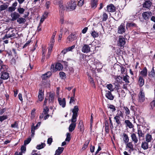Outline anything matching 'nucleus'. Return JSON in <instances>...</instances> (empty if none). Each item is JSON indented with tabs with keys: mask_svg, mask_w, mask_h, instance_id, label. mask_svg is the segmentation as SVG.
Masks as SVG:
<instances>
[{
	"mask_svg": "<svg viewBox=\"0 0 155 155\" xmlns=\"http://www.w3.org/2000/svg\"><path fill=\"white\" fill-rule=\"evenodd\" d=\"M79 108L78 106H75L72 110L73 115L71 119V122H76L77 118L78 116V113Z\"/></svg>",
	"mask_w": 155,
	"mask_h": 155,
	"instance_id": "f257e3e1",
	"label": "nucleus"
},
{
	"mask_svg": "<svg viewBox=\"0 0 155 155\" xmlns=\"http://www.w3.org/2000/svg\"><path fill=\"white\" fill-rule=\"evenodd\" d=\"M63 68L62 65L60 63H58L55 65L52 64L51 67V72H55L57 71L61 70Z\"/></svg>",
	"mask_w": 155,
	"mask_h": 155,
	"instance_id": "f03ea898",
	"label": "nucleus"
},
{
	"mask_svg": "<svg viewBox=\"0 0 155 155\" xmlns=\"http://www.w3.org/2000/svg\"><path fill=\"white\" fill-rule=\"evenodd\" d=\"M152 0H144L142 5L143 9L144 10H150L152 4Z\"/></svg>",
	"mask_w": 155,
	"mask_h": 155,
	"instance_id": "7ed1b4c3",
	"label": "nucleus"
},
{
	"mask_svg": "<svg viewBox=\"0 0 155 155\" xmlns=\"http://www.w3.org/2000/svg\"><path fill=\"white\" fill-rule=\"evenodd\" d=\"M52 73L51 71H48L47 73L43 74L41 76L42 79L41 83L42 85H45L46 84V81L47 79L50 78L51 75Z\"/></svg>",
	"mask_w": 155,
	"mask_h": 155,
	"instance_id": "20e7f679",
	"label": "nucleus"
},
{
	"mask_svg": "<svg viewBox=\"0 0 155 155\" xmlns=\"http://www.w3.org/2000/svg\"><path fill=\"white\" fill-rule=\"evenodd\" d=\"M7 69H1V78L4 80L7 79L9 77V74L7 71Z\"/></svg>",
	"mask_w": 155,
	"mask_h": 155,
	"instance_id": "39448f33",
	"label": "nucleus"
},
{
	"mask_svg": "<svg viewBox=\"0 0 155 155\" xmlns=\"http://www.w3.org/2000/svg\"><path fill=\"white\" fill-rule=\"evenodd\" d=\"M76 7V4L74 1L71 0L68 5L66 6V10L69 11L74 10Z\"/></svg>",
	"mask_w": 155,
	"mask_h": 155,
	"instance_id": "423d86ee",
	"label": "nucleus"
},
{
	"mask_svg": "<svg viewBox=\"0 0 155 155\" xmlns=\"http://www.w3.org/2000/svg\"><path fill=\"white\" fill-rule=\"evenodd\" d=\"M77 33L76 32H74L71 33L67 38V40L68 42H72L73 41L77 39Z\"/></svg>",
	"mask_w": 155,
	"mask_h": 155,
	"instance_id": "0eeeda50",
	"label": "nucleus"
},
{
	"mask_svg": "<svg viewBox=\"0 0 155 155\" xmlns=\"http://www.w3.org/2000/svg\"><path fill=\"white\" fill-rule=\"evenodd\" d=\"M152 15V13L150 11H147L143 12L142 14L143 18L146 21H147L150 17Z\"/></svg>",
	"mask_w": 155,
	"mask_h": 155,
	"instance_id": "6e6552de",
	"label": "nucleus"
},
{
	"mask_svg": "<svg viewBox=\"0 0 155 155\" xmlns=\"http://www.w3.org/2000/svg\"><path fill=\"white\" fill-rule=\"evenodd\" d=\"M126 144V148H129V149L128 150V151L130 153H131V152L134 150V145L132 142H127V143H125Z\"/></svg>",
	"mask_w": 155,
	"mask_h": 155,
	"instance_id": "1a4fd4ad",
	"label": "nucleus"
},
{
	"mask_svg": "<svg viewBox=\"0 0 155 155\" xmlns=\"http://www.w3.org/2000/svg\"><path fill=\"white\" fill-rule=\"evenodd\" d=\"M126 43V41L124 38L123 37H120L118 41V45L121 48H123L124 46Z\"/></svg>",
	"mask_w": 155,
	"mask_h": 155,
	"instance_id": "9d476101",
	"label": "nucleus"
},
{
	"mask_svg": "<svg viewBox=\"0 0 155 155\" xmlns=\"http://www.w3.org/2000/svg\"><path fill=\"white\" fill-rule=\"evenodd\" d=\"M126 31L125 28V25L124 23H122L118 26L117 32L119 34H122L124 33Z\"/></svg>",
	"mask_w": 155,
	"mask_h": 155,
	"instance_id": "9b49d317",
	"label": "nucleus"
},
{
	"mask_svg": "<svg viewBox=\"0 0 155 155\" xmlns=\"http://www.w3.org/2000/svg\"><path fill=\"white\" fill-rule=\"evenodd\" d=\"M139 101L140 102H143L145 101V94L143 92L142 90H141L138 95Z\"/></svg>",
	"mask_w": 155,
	"mask_h": 155,
	"instance_id": "f8f14e48",
	"label": "nucleus"
},
{
	"mask_svg": "<svg viewBox=\"0 0 155 155\" xmlns=\"http://www.w3.org/2000/svg\"><path fill=\"white\" fill-rule=\"evenodd\" d=\"M15 31L13 30L9 34H7L8 32H7L6 34L3 38V39H8L9 38L12 37H16V35L15 34Z\"/></svg>",
	"mask_w": 155,
	"mask_h": 155,
	"instance_id": "ddd939ff",
	"label": "nucleus"
},
{
	"mask_svg": "<svg viewBox=\"0 0 155 155\" xmlns=\"http://www.w3.org/2000/svg\"><path fill=\"white\" fill-rule=\"evenodd\" d=\"M91 48L89 45L87 44H84L83 46L81 51L84 53H88L90 51Z\"/></svg>",
	"mask_w": 155,
	"mask_h": 155,
	"instance_id": "4468645a",
	"label": "nucleus"
},
{
	"mask_svg": "<svg viewBox=\"0 0 155 155\" xmlns=\"http://www.w3.org/2000/svg\"><path fill=\"white\" fill-rule=\"evenodd\" d=\"M44 89L40 88L39 90L38 98L40 101H42L44 99Z\"/></svg>",
	"mask_w": 155,
	"mask_h": 155,
	"instance_id": "2eb2a0df",
	"label": "nucleus"
},
{
	"mask_svg": "<svg viewBox=\"0 0 155 155\" xmlns=\"http://www.w3.org/2000/svg\"><path fill=\"white\" fill-rule=\"evenodd\" d=\"M106 93L105 95L106 97L110 100H113L114 96L111 94V91H106Z\"/></svg>",
	"mask_w": 155,
	"mask_h": 155,
	"instance_id": "dca6fc26",
	"label": "nucleus"
},
{
	"mask_svg": "<svg viewBox=\"0 0 155 155\" xmlns=\"http://www.w3.org/2000/svg\"><path fill=\"white\" fill-rule=\"evenodd\" d=\"M11 16L12 18V21H14L19 18L20 15L17 12H14L11 14Z\"/></svg>",
	"mask_w": 155,
	"mask_h": 155,
	"instance_id": "f3484780",
	"label": "nucleus"
},
{
	"mask_svg": "<svg viewBox=\"0 0 155 155\" xmlns=\"http://www.w3.org/2000/svg\"><path fill=\"white\" fill-rule=\"evenodd\" d=\"M107 9L109 12H113L116 11V7L114 5L111 4L107 6Z\"/></svg>",
	"mask_w": 155,
	"mask_h": 155,
	"instance_id": "a211bd4d",
	"label": "nucleus"
},
{
	"mask_svg": "<svg viewBox=\"0 0 155 155\" xmlns=\"http://www.w3.org/2000/svg\"><path fill=\"white\" fill-rule=\"evenodd\" d=\"M49 109L48 107L47 106H46L45 108H43V113L41 114V115H40L39 116V118L40 119H41L44 117V114H48V112L49 111Z\"/></svg>",
	"mask_w": 155,
	"mask_h": 155,
	"instance_id": "6ab92c4d",
	"label": "nucleus"
},
{
	"mask_svg": "<svg viewBox=\"0 0 155 155\" xmlns=\"http://www.w3.org/2000/svg\"><path fill=\"white\" fill-rule=\"evenodd\" d=\"M144 84V80L143 76H139L138 80V84L140 87H142Z\"/></svg>",
	"mask_w": 155,
	"mask_h": 155,
	"instance_id": "aec40b11",
	"label": "nucleus"
},
{
	"mask_svg": "<svg viewBox=\"0 0 155 155\" xmlns=\"http://www.w3.org/2000/svg\"><path fill=\"white\" fill-rule=\"evenodd\" d=\"M59 104L61 106L63 107H64L66 105V101L65 98H63L62 100L60 98L58 99Z\"/></svg>",
	"mask_w": 155,
	"mask_h": 155,
	"instance_id": "412c9836",
	"label": "nucleus"
},
{
	"mask_svg": "<svg viewBox=\"0 0 155 155\" xmlns=\"http://www.w3.org/2000/svg\"><path fill=\"white\" fill-rule=\"evenodd\" d=\"M114 119L115 120V122L116 123V126L117 127L121 125V119L120 117H117V116H115L114 117Z\"/></svg>",
	"mask_w": 155,
	"mask_h": 155,
	"instance_id": "4be33fe9",
	"label": "nucleus"
},
{
	"mask_svg": "<svg viewBox=\"0 0 155 155\" xmlns=\"http://www.w3.org/2000/svg\"><path fill=\"white\" fill-rule=\"evenodd\" d=\"M98 0H91V6L92 8L95 9L98 4Z\"/></svg>",
	"mask_w": 155,
	"mask_h": 155,
	"instance_id": "5701e85b",
	"label": "nucleus"
},
{
	"mask_svg": "<svg viewBox=\"0 0 155 155\" xmlns=\"http://www.w3.org/2000/svg\"><path fill=\"white\" fill-rule=\"evenodd\" d=\"M126 127H128L129 128L131 129L134 127V126L132 123L129 120H126L124 121Z\"/></svg>",
	"mask_w": 155,
	"mask_h": 155,
	"instance_id": "b1692460",
	"label": "nucleus"
},
{
	"mask_svg": "<svg viewBox=\"0 0 155 155\" xmlns=\"http://www.w3.org/2000/svg\"><path fill=\"white\" fill-rule=\"evenodd\" d=\"M123 140L125 143H127L129 141V138L127 135L125 133H123L122 136Z\"/></svg>",
	"mask_w": 155,
	"mask_h": 155,
	"instance_id": "393cba45",
	"label": "nucleus"
},
{
	"mask_svg": "<svg viewBox=\"0 0 155 155\" xmlns=\"http://www.w3.org/2000/svg\"><path fill=\"white\" fill-rule=\"evenodd\" d=\"M148 142L147 141L143 142L141 145V147L144 150H146L148 148H150V147H149L148 146Z\"/></svg>",
	"mask_w": 155,
	"mask_h": 155,
	"instance_id": "a878e982",
	"label": "nucleus"
},
{
	"mask_svg": "<svg viewBox=\"0 0 155 155\" xmlns=\"http://www.w3.org/2000/svg\"><path fill=\"white\" fill-rule=\"evenodd\" d=\"M147 70L146 67H144L143 70L140 72V74L143 77H146L147 75Z\"/></svg>",
	"mask_w": 155,
	"mask_h": 155,
	"instance_id": "bb28decb",
	"label": "nucleus"
},
{
	"mask_svg": "<svg viewBox=\"0 0 155 155\" xmlns=\"http://www.w3.org/2000/svg\"><path fill=\"white\" fill-rule=\"evenodd\" d=\"M76 123V122H72L70 125L69 127V130L70 132L73 131L75 129Z\"/></svg>",
	"mask_w": 155,
	"mask_h": 155,
	"instance_id": "cd10ccee",
	"label": "nucleus"
},
{
	"mask_svg": "<svg viewBox=\"0 0 155 155\" xmlns=\"http://www.w3.org/2000/svg\"><path fill=\"white\" fill-rule=\"evenodd\" d=\"M137 25L136 24L132 22H128L126 25V28L127 29L129 28H132L133 27H136Z\"/></svg>",
	"mask_w": 155,
	"mask_h": 155,
	"instance_id": "c85d7f7f",
	"label": "nucleus"
},
{
	"mask_svg": "<svg viewBox=\"0 0 155 155\" xmlns=\"http://www.w3.org/2000/svg\"><path fill=\"white\" fill-rule=\"evenodd\" d=\"M78 128L79 129V131L80 132L84 131V126L82 120H79L78 124Z\"/></svg>",
	"mask_w": 155,
	"mask_h": 155,
	"instance_id": "c756f323",
	"label": "nucleus"
},
{
	"mask_svg": "<svg viewBox=\"0 0 155 155\" xmlns=\"http://www.w3.org/2000/svg\"><path fill=\"white\" fill-rule=\"evenodd\" d=\"M130 137L132 140L134 142V143H137L138 141V139L135 134L134 133H132Z\"/></svg>",
	"mask_w": 155,
	"mask_h": 155,
	"instance_id": "7c9ffc66",
	"label": "nucleus"
},
{
	"mask_svg": "<svg viewBox=\"0 0 155 155\" xmlns=\"http://www.w3.org/2000/svg\"><path fill=\"white\" fill-rule=\"evenodd\" d=\"M148 75L150 78H155V71L153 67L150 71L148 72Z\"/></svg>",
	"mask_w": 155,
	"mask_h": 155,
	"instance_id": "2f4dec72",
	"label": "nucleus"
},
{
	"mask_svg": "<svg viewBox=\"0 0 155 155\" xmlns=\"http://www.w3.org/2000/svg\"><path fill=\"white\" fill-rule=\"evenodd\" d=\"M64 148L63 147H58L55 151V154L60 155L63 152Z\"/></svg>",
	"mask_w": 155,
	"mask_h": 155,
	"instance_id": "473e14b6",
	"label": "nucleus"
},
{
	"mask_svg": "<svg viewBox=\"0 0 155 155\" xmlns=\"http://www.w3.org/2000/svg\"><path fill=\"white\" fill-rule=\"evenodd\" d=\"M146 141L149 143L153 139L151 134H147L146 136Z\"/></svg>",
	"mask_w": 155,
	"mask_h": 155,
	"instance_id": "72a5a7b5",
	"label": "nucleus"
},
{
	"mask_svg": "<svg viewBox=\"0 0 155 155\" xmlns=\"http://www.w3.org/2000/svg\"><path fill=\"white\" fill-rule=\"evenodd\" d=\"M123 108L125 110V114L126 116L129 117V115H130V111L129 109L127 107L124 106L123 107Z\"/></svg>",
	"mask_w": 155,
	"mask_h": 155,
	"instance_id": "f704fd0d",
	"label": "nucleus"
},
{
	"mask_svg": "<svg viewBox=\"0 0 155 155\" xmlns=\"http://www.w3.org/2000/svg\"><path fill=\"white\" fill-rule=\"evenodd\" d=\"M8 5L5 3L0 5V11H2L7 9L8 7Z\"/></svg>",
	"mask_w": 155,
	"mask_h": 155,
	"instance_id": "c9c22d12",
	"label": "nucleus"
},
{
	"mask_svg": "<svg viewBox=\"0 0 155 155\" xmlns=\"http://www.w3.org/2000/svg\"><path fill=\"white\" fill-rule=\"evenodd\" d=\"M8 68V66L3 64V61L0 59V69H6Z\"/></svg>",
	"mask_w": 155,
	"mask_h": 155,
	"instance_id": "e433bc0d",
	"label": "nucleus"
},
{
	"mask_svg": "<svg viewBox=\"0 0 155 155\" xmlns=\"http://www.w3.org/2000/svg\"><path fill=\"white\" fill-rule=\"evenodd\" d=\"M49 103H53L54 100V94L52 93H51L49 94Z\"/></svg>",
	"mask_w": 155,
	"mask_h": 155,
	"instance_id": "4c0bfd02",
	"label": "nucleus"
},
{
	"mask_svg": "<svg viewBox=\"0 0 155 155\" xmlns=\"http://www.w3.org/2000/svg\"><path fill=\"white\" fill-rule=\"evenodd\" d=\"M108 16L107 14L105 12H103V15L101 18L102 21H106L108 18Z\"/></svg>",
	"mask_w": 155,
	"mask_h": 155,
	"instance_id": "58836bf2",
	"label": "nucleus"
},
{
	"mask_svg": "<svg viewBox=\"0 0 155 155\" xmlns=\"http://www.w3.org/2000/svg\"><path fill=\"white\" fill-rule=\"evenodd\" d=\"M129 76L126 75L124 76H123V80L126 84H128L130 82L129 81Z\"/></svg>",
	"mask_w": 155,
	"mask_h": 155,
	"instance_id": "ea45409f",
	"label": "nucleus"
},
{
	"mask_svg": "<svg viewBox=\"0 0 155 155\" xmlns=\"http://www.w3.org/2000/svg\"><path fill=\"white\" fill-rule=\"evenodd\" d=\"M25 21L26 20L25 19L22 18H19L17 20V22H18L19 24L24 23Z\"/></svg>",
	"mask_w": 155,
	"mask_h": 155,
	"instance_id": "a19ab883",
	"label": "nucleus"
},
{
	"mask_svg": "<svg viewBox=\"0 0 155 155\" xmlns=\"http://www.w3.org/2000/svg\"><path fill=\"white\" fill-rule=\"evenodd\" d=\"M137 134L138 136L140 137H142L143 136L144 134L142 132V131L140 129V128H138L137 129Z\"/></svg>",
	"mask_w": 155,
	"mask_h": 155,
	"instance_id": "79ce46f5",
	"label": "nucleus"
},
{
	"mask_svg": "<svg viewBox=\"0 0 155 155\" xmlns=\"http://www.w3.org/2000/svg\"><path fill=\"white\" fill-rule=\"evenodd\" d=\"M108 108H110V109L112 110V112H114L116 110V108L115 106L112 104H108L107 106Z\"/></svg>",
	"mask_w": 155,
	"mask_h": 155,
	"instance_id": "37998d69",
	"label": "nucleus"
},
{
	"mask_svg": "<svg viewBox=\"0 0 155 155\" xmlns=\"http://www.w3.org/2000/svg\"><path fill=\"white\" fill-rule=\"evenodd\" d=\"M21 5H19V8L17 9V11L20 14H22L24 12L25 10V9L22 8H21Z\"/></svg>",
	"mask_w": 155,
	"mask_h": 155,
	"instance_id": "c03bdc74",
	"label": "nucleus"
},
{
	"mask_svg": "<svg viewBox=\"0 0 155 155\" xmlns=\"http://www.w3.org/2000/svg\"><path fill=\"white\" fill-rule=\"evenodd\" d=\"M91 34V35L94 38L97 37L99 36L98 33L95 31V30L92 31Z\"/></svg>",
	"mask_w": 155,
	"mask_h": 155,
	"instance_id": "a18cd8bd",
	"label": "nucleus"
},
{
	"mask_svg": "<svg viewBox=\"0 0 155 155\" xmlns=\"http://www.w3.org/2000/svg\"><path fill=\"white\" fill-rule=\"evenodd\" d=\"M45 146V143H41V144L38 145L36 148L38 150H40L43 148Z\"/></svg>",
	"mask_w": 155,
	"mask_h": 155,
	"instance_id": "49530a36",
	"label": "nucleus"
},
{
	"mask_svg": "<svg viewBox=\"0 0 155 155\" xmlns=\"http://www.w3.org/2000/svg\"><path fill=\"white\" fill-rule=\"evenodd\" d=\"M89 142H90L89 140H87L85 141L84 144L83 145V146L82 147V149L83 150H84L87 148L88 145L89 144Z\"/></svg>",
	"mask_w": 155,
	"mask_h": 155,
	"instance_id": "de8ad7c7",
	"label": "nucleus"
},
{
	"mask_svg": "<svg viewBox=\"0 0 155 155\" xmlns=\"http://www.w3.org/2000/svg\"><path fill=\"white\" fill-rule=\"evenodd\" d=\"M35 127V126H34V124H33V125L31 126V128L32 137L34 136V135H35V130H36Z\"/></svg>",
	"mask_w": 155,
	"mask_h": 155,
	"instance_id": "09e8293b",
	"label": "nucleus"
},
{
	"mask_svg": "<svg viewBox=\"0 0 155 155\" xmlns=\"http://www.w3.org/2000/svg\"><path fill=\"white\" fill-rule=\"evenodd\" d=\"M60 77L62 79H64L66 78L65 74L63 72H60L59 74Z\"/></svg>",
	"mask_w": 155,
	"mask_h": 155,
	"instance_id": "8fccbe9b",
	"label": "nucleus"
},
{
	"mask_svg": "<svg viewBox=\"0 0 155 155\" xmlns=\"http://www.w3.org/2000/svg\"><path fill=\"white\" fill-rule=\"evenodd\" d=\"M8 117L7 115L0 116V122H2L4 120L7 119Z\"/></svg>",
	"mask_w": 155,
	"mask_h": 155,
	"instance_id": "3c124183",
	"label": "nucleus"
},
{
	"mask_svg": "<svg viewBox=\"0 0 155 155\" xmlns=\"http://www.w3.org/2000/svg\"><path fill=\"white\" fill-rule=\"evenodd\" d=\"M122 77L120 76V75L117 76L116 78V81L119 83H121L122 82Z\"/></svg>",
	"mask_w": 155,
	"mask_h": 155,
	"instance_id": "603ef678",
	"label": "nucleus"
},
{
	"mask_svg": "<svg viewBox=\"0 0 155 155\" xmlns=\"http://www.w3.org/2000/svg\"><path fill=\"white\" fill-rule=\"evenodd\" d=\"M71 139V134L69 133H68L67 134V137L65 140L66 141L69 142Z\"/></svg>",
	"mask_w": 155,
	"mask_h": 155,
	"instance_id": "864d4df0",
	"label": "nucleus"
},
{
	"mask_svg": "<svg viewBox=\"0 0 155 155\" xmlns=\"http://www.w3.org/2000/svg\"><path fill=\"white\" fill-rule=\"evenodd\" d=\"M88 76L90 82L92 83L95 86V83L94 81L93 78L91 76V75L89 74H88Z\"/></svg>",
	"mask_w": 155,
	"mask_h": 155,
	"instance_id": "5fc2aeb1",
	"label": "nucleus"
},
{
	"mask_svg": "<svg viewBox=\"0 0 155 155\" xmlns=\"http://www.w3.org/2000/svg\"><path fill=\"white\" fill-rule=\"evenodd\" d=\"M150 109L153 110L155 106V100H153L150 102Z\"/></svg>",
	"mask_w": 155,
	"mask_h": 155,
	"instance_id": "6e6d98bb",
	"label": "nucleus"
},
{
	"mask_svg": "<svg viewBox=\"0 0 155 155\" xmlns=\"http://www.w3.org/2000/svg\"><path fill=\"white\" fill-rule=\"evenodd\" d=\"M106 87L110 91H114L113 89L112 88L113 85L111 84H109L107 85Z\"/></svg>",
	"mask_w": 155,
	"mask_h": 155,
	"instance_id": "4d7b16f0",
	"label": "nucleus"
},
{
	"mask_svg": "<svg viewBox=\"0 0 155 155\" xmlns=\"http://www.w3.org/2000/svg\"><path fill=\"white\" fill-rule=\"evenodd\" d=\"M31 139L30 137L28 138L26 140H25L24 141V145H26L28 144L31 141Z\"/></svg>",
	"mask_w": 155,
	"mask_h": 155,
	"instance_id": "13d9d810",
	"label": "nucleus"
},
{
	"mask_svg": "<svg viewBox=\"0 0 155 155\" xmlns=\"http://www.w3.org/2000/svg\"><path fill=\"white\" fill-rule=\"evenodd\" d=\"M116 116H117V117H121L123 118V113L122 111H120L118 112Z\"/></svg>",
	"mask_w": 155,
	"mask_h": 155,
	"instance_id": "bf43d9fd",
	"label": "nucleus"
},
{
	"mask_svg": "<svg viewBox=\"0 0 155 155\" xmlns=\"http://www.w3.org/2000/svg\"><path fill=\"white\" fill-rule=\"evenodd\" d=\"M16 7H13L12 6L9 7H8V11L10 12H13L15 10Z\"/></svg>",
	"mask_w": 155,
	"mask_h": 155,
	"instance_id": "052dcab7",
	"label": "nucleus"
},
{
	"mask_svg": "<svg viewBox=\"0 0 155 155\" xmlns=\"http://www.w3.org/2000/svg\"><path fill=\"white\" fill-rule=\"evenodd\" d=\"M74 97H75L72 96L71 97L69 101L70 104H71L72 103H73L74 104H75V101L74 100Z\"/></svg>",
	"mask_w": 155,
	"mask_h": 155,
	"instance_id": "680f3d73",
	"label": "nucleus"
},
{
	"mask_svg": "<svg viewBox=\"0 0 155 155\" xmlns=\"http://www.w3.org/2000/svg\"><path fill=\"white\" fill-rule=\"evenodd\" d=\"M51 5V2L50 1H48L46 2L45 6L46 8L47 9H48L50 7Z\"/></svg>",
	"mask_w": 155,
	"mask_h": 155,
	"instance_id": "e2e57ef3",
	"label": "nucleus"
},
{
	"mask_svg": "<svg viewBox=\"0 0 155 155\" xmlns=\"http://www.w3.org/2000/svg\"><path fill=\"white\" fill-rule=\"evenodd\" d=\"M26 150V147L24 146H22L21 148V151L24 153Z\"/></svg>",
	"mask_w": 155,
	"mask_h": 155,
	"instance_id": "0e129e2a",
	"label": "nucleus"
},
{
	"mask_svg": "<svg viewBox=\"0 0 155 155\" xmlns=\"http://www.w3.org/2000/svg\"><path fill=\"white\" fill-rule=\"evenodd\" d=\"M52 142V138L51 137L49 138L48 139L47 143L49 145H51Z\"/></svg>",
	"mask_w": 155,
	"mask_h": 155,
	"instance_id": "69168bd1",
	"label": "nucleus"
},
{
	"mask_svg": "<svg viewBox=\"0 0 155 155\" xmlns=\"http://www.w3.org/2000/svg\"><path fill=\"white\" fill-rule=\"evenodd\" d=\"M84 0H79L78 3V5L81 6L84 4Z\"/></svg>",
	"mask_w": 155,
	"mask_h": 155,
	"instance_id": "338daca9",
	"label": "nucleus"
},
{
	"mask_svg": "<svg viewBox=\"0 0 155 155\" xmlns=\"http://www.w3.org/2000/svg\"><path fill=\"white\" fill-rule=\"evenodd\" d=\"M18 126V124L16 121H15L13 124L11 125V127L12 128L17 127Z\"/></svg>",
	"mask_w": 155,
	"mask_h": 155,
	"instance_id": "774afa93",
	"label": "nucleus"
}]
</instances>
